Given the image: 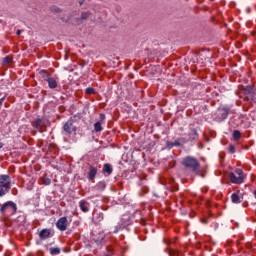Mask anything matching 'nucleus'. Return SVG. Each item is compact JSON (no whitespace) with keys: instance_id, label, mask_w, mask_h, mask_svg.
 I'll use <instances>...</instances> for the list:
<instances>
[{"instance_id":"f257e3e1","label":"nucleus","mask_w":256,"mask_h":256,"mask_svg":"<svg viewBox=\"0 0 256 256\" xmlns=\"http://www.w3.org/2000/svg\"><path fill=\"white\" fill-rule=\"evenodd\" d=\"M11 191V177L9 175H0V197L7 195Z\"/></svg>"},{"instance_id":"f03ea898","label":"nucleus","mask_w":256,"mask_h":256,"mask_svg":"<svg viewBox=\"0 0 256 256\" xmlns=\"http://www.w3.org/2000/svg\"><path fill=\"white\" fill-rule=\"evenodd\" d=\"M182 165L186 167L187 169H192V171H197L201 164H199V161L191 156H187L182 160Z\"/></svg>"},{"instance_id":"7ed1b4c3","label":"nucleus","mask_w":256,"mask_h":256,"mask_svg":"<svg viewBox=\"0 0 256 256\" xmlns=\"http://www.w3.org/2000/svg\"><path fill=\"white\" fill-rule=\"evenodd\" d=\"M0 213H4L6 215H15V213H17V204H15L13 201L4 203L0 208Z\"/></svg>"},{"instance_id":"20e7f679","label":"nucleus","mask_w":256,"mask_h":256,"mask_svg":"<svg viewBox=\"0 0 256 256\" xmlns=\"http://www.w3.org/2000/svg\"><path fill=\"white\" fill-rule=\"evenodd\" d=\"M228 177L231 183L234 184H241L245 179V175L243 174V170L241 169H236L235 173H230Z\"/></svg>"},{"instance_id":"39448f33","label":"nucleus","mask_w":256,"mask_h":256,"mask_svg":"<svg viewBox=\"0 0 256 256\" xmlns=\"http://www.w3.org/2000/svg\"><path fill=\"white\" fill-rule=\"evenodd\" d=\"M63 131L67 135H71V133H77V126H75V122L73 119H69L63 126Z\"/></svg>"},{"instance_id":"423d86ee","label":"nucleus","mask_w":256,"mask_h":256,"mask_svg":"<svg viewBox=\"0 0 256 256\" xmlns=\"http://www.w3.org/2000/svg\"><path fill=\"white\" fill-rule=\"evenodd\" d=\"M69 221L67 220V217H61L57 222H56V227L59 229V231H67V225Z\"/></svg>"},{"instance_id":"0eeeda50","label":"nucleus","mask_w":256,"mask_h":256,"mask_svg":"<svg viewBox=\"0 0 256 256\" xmlns=\"http://www.w3.org/2000/svg\"><path fill=\"white\" fill-rule=\"evenodd\" d=\"M246 95H247V99L248 101H255V92L253 90V87L251 86H247L245 89H244Z\"/></svg>"},{"instance_id":"6e6552de","label":"nucleus","mask_w":256,"mask_h":256,"mask_svg":"<svg viewBox=\"0 0 256 256\" xmlns=\"http://www.w3.org/2000/svg\"><path fill=\"white\" fill-rule=\"evenodd\" d=\"M97 175V168L95 166H89L88 179L93 181Z\"/></svg>"},{"instance_id":"1a4fd4ad","label":"nucleus","mask_w":256,"mask_h":256,"mask_svg":"<svg viewBox=\"0 0 256 256\" xmlns=\"http://www.w3.org/2000/svg\"><path fill=\"white\" fill-rule=\"evenodd\" d=\"M79 207H80L81 211H83V213H87V212H89V208L91 207V205L89 204V202H87L85 200H81L79 202Z\"/></svg>"},{"instance_id":"9d476101","label":"nucleus","mask_w":256,"mask_h":256,"mask_svg":"<svg viewBox=\"0 0 256 256\" xmlns=\"http://www.w3.org/2000/svg\"><path fill=\"white\" fill-rule=\"evenodd\" d=\"M46 83H48L49 89H57L58 83L57 80L53 77H50Z\"/></svg>"},{"instance_id":"9b49d317","label":"nucleus","mask_w":256,"mask_h":256,"mask_svg":"<svg viewBox=\"0 0 256 256\" xmlns=\"http://www.w3.org/2000/svg\"><path fill=\"white\" fill-rule=\"evenodd\" d=\"M40 239H49L51 237V230L49 229H43L39 233Z\"/></svg>"},{"instance_id":"f8f14e48","label":"nucleus","mask_w":256,"mask_h":256,"mask_svg":"<svg viewBox=\"0 0 256 256\" xmlns=\"http://www.w3.org/2000/svg\"><path fill=\"white\" fill-rule=\"evenodd\" d=\"M218 115H220V119L225 120V118L229 115V109L220 108L218 111Z\"/></svg>"},{"instance_id":"ddd939ff","label":"nucleus","mask_w":256,"mask_h":256,"mask_svg":"<svg viewBox=\"0 0 256 256\" xmlns=\"http://www.w3.org/2000/svg\"><path fill=\"white\" fill-rule=\"evenodd\" d=\"M102 171L106 175H111L113 173V166L111 164H104Z\"/></svg>"},{"instance_id":"4468645a","label":"nucleus","mask_w":256,"mask_h":256,"mask_svg":"<svg viewBox=\"0 0 256 256\" xmlns=\"http://www.w3.org/2000/svg\"><path fill=\"white\" fill-rule=\"evenodd\" d=\"M189 139L190 141H195L197 139H199V134H197V130L192 129L189 133Z\"/></svg>"},{"instance_id":"2eb2a0df","label":"nucleus","mask_w":256,"mask_h":256,"mask_svg":"<svg viewBox=\"0 0 256 256\" xmlns=\"http://www.w3.org/2000/svg\"><path fill=\"white\" fill-rule=\"evenodd\" d=\"M101 125H103V121H98L94 124V130L96 131V133H100V131H103V127Z\"/></svg>"},{"instance_id":"dca6fc26","label":"nucleus","mask_w":256,"mask_h":256,"mask_svg":"<svg viewBox=\"0 0 256 256\" xmlns=\"http://www.w3.org/2000/svg\"><path fill=\"white\" fill-rule=\"evenodd\" d=\"M231 201L232 203L239 204L241 203V198L237 195V193H233L231 195Z\"/></svg>"},{"instance_id":"f3484780","label":"nucleus","mask_w":256,"mask_h":256,"mask_svg":"<svg viewBox=\"0 0 256 256\" xmlns=\"http://www.w3.org/2000/svg\"><path fill=\"white\" fill-rule=\"evenodd\" d=\"M40 75H41L42 79H44V81H46V82L51 77V75L46 70H41Z\"/></svg>"},{"instance_id":"a211bd4d","label":"nucleus","mask_w":256,"mask_h":256,"mask_svg":"<svg viewBox=\"0 0 256 256\" xmlns=\"http://www.w3.org/2000/svg\"><path fill=\"white\" fill-rule=\"evenodd\" d=\"M233 139H234L235 141H239V139H241V132H240L239 130H235V131L233 132Z\"/></svg>"},{"instance_id":"6ab92c4d","label":"nucleus","mask_w":256,"mask_h":256,"mask_svg":"<svg viewBox=\"0 0 256 256\" xmlns=\"http://www.w3.org/2000/svg\"><path fill=\"white\" fill-rule=\"evenodd\" d=\"M49 251L51 255H59L61 253L60 248H50Z\"/></svg>"},{"instance_id":"aec40b11","label":"nucleus","mask_w":256,"mask_h":256,"mask_svg":"<svg viewBox=\"0 0 256 256\" xmlns=\"http://www.w3.org/2000/svg\"><path fill=\"white\" fill-rule=\"evenodd\" d=\"M181 145V141L176 139L174 142L169 144V147H179Z\"/></svg>"},{"instance_id":"412c9836","label":"nucleus","mask_w":256,"mask_h":256,"mask_svg":"<svg viewBox=\"0 0 256 256\" xmlns=\"http://www.w3.org/2000/svg\"><path fill=\"white\" fill-rule=\"evenodd\" d=\"M41 123H42L41 119H36L35 122H34V127L36 129H41Z\"/></svg>"},{"instance_id":"4be33fe9","label":"nucleus","mask_w":256,"mask_h":256,"mask_svg":"<svg viewBox=\"0 0 256 256\" xmlns=\"http://www.w3.org/2000/svg\"><path fill=\"white\" fill-rule=\"evenodd\" d=\"M3 63H6L7 65H9V63H13V58L9 57V56H6L4 59H3Z\"/></svg>"},{"instance_id":"5701e85b","label":"nucleus","mask_w":256,"mask_h":256,"mask_svg":"<svg viewBox=\"0 0 256 256\" xmlns=\"http://www.w3.org/2000/svg\"><path fill=\"white\" fill-rule=\"evenodd\" d=\"M85 93H87V95H93L95 90L92 87H88L85 89Z\"/></svg>"},{"instance_id":"b1692460","label":"nucleus","mask_w":256,"mask_h":256,"mask_svg":"<svg viewBox=\"0 0 256 256\" xmlns=\"http://www.w3.org/2000/svg\"><path fill=\"white\" fill-rule=\"evenodd\" d=\"M42 183H43V185H49L51 183V179L50 178H42Z\"/></svg>"},{"instance_id":"393cba45","label":"nucleus","mask_w":256,"mask_h":256,"mask_svg":"<svg viewBox=\"0 0 256 256\" xmlns=\"http://www.w3.org/2000/svg\"><path fill=\"white\" fill-rule=\"evenodd\" d=\"M96 187H97L98 189H105V182H99V183L96 185Z\"/></svg>"},{"instance_id":"a878e982","label":"nucleus","mask_w":256,"mask_h":256,"mask_svg":"<svg viewBox=\"0 0 256 256\" xmlns=\"http://www.w3.org/2000/svg\"><path fill=\"white\" fill-rule=\"evenodd\" d=\"M89 15V12H83L81 17L82 19H89Z\"/></svg>"},{"instance_id":"bb28decb","label":"nucleus","mask_w":256,"mask_h":256,"mask_svg":"<svg viewBox=\"0 0 256 256\" xmlns=\"http://www.w3.org/2000/svg\"><path fill=\"white\" fill-rule=\"evenodd\" d=\"M228 150H229V153H235V146H233V145H230L229 147H228Z\"/></svg>"},{"instance_id":"cd10ccee","label":"nucleus","mask_w":256,"mask_h":256,"mask_svg":"<svg viewBox=\"0 0 256 256\" xmlns=\"http://www.w3.org/2000/svg\"><path fill=\"white\" fill-rule=\"evenodd\" d=\"M100 121H102V123L105 121V114H100Z\"/></svg>"},{"instance_id":"c85d7f7f","label":"nucleus","mask_w":256,"mask_h":256,"mask_svg":"<svg viewBox=\"0 0 256 256\" xmlns=\"http://www.w3.org/2000/svg\"><path fill=\"white\" fill-rule=\"evenodd\" d=\"M97 243H103L105 241V238H101L100 240H96Z\"/></svg>"},{"instance_id":"c756f323","label":"nucleus","mask_w":256,"mask_h":256,"mask_svg":"<svg viewBox=\"0 0 256 256\" xmlns=\"http://www.w3.org/2000/svg\"><path fill=\"white\" fill-rule=\"evenodd\" d=\"M16 34L21 35V30H17Z\"/></svg>"},{"instance_id":"7c9ffc66","label":"nucleus","mask_w":256,"mask_h":256,"mask_svg":"<svg viewBox=\"0 0 256 256\" xmlns=\"http://www.w3.org/2000/svg\"><path fill=\"white\" fill-rule=\"evenodd\" d=\"M2 147H3V143H2V142H0V149H2Z\"/></svg>"},{"instance_id":"2f4dec72","label":"nucleus","mask_w":256,"mask_h":256,"mask_svg":"<svg viewBox=\"0 0 256 256\" xmlns=\"http://www.w3.org/2000/svg\"><path fill=\"white\" fill-rule=\"evenodd\" d=\"M4 99H5V98L0 99V104L3 103V100H4Z\"/></svg>"},{"instance_id":"473e14b6","label":"nucleus","mask_w":256,"mask_h":256,"mask_svg":"<svg viewBox=\"0 0 256 256\" xmlns=\"http://www.w3.org/2000/svg\"><path fill=\"white\" fill-rule=\"evenodd\" d=\"M254 197H255V199H256V190L254 191Z\"/></svg>"},{"instance_id":"72a5a7b5","label":"nucleus","mask_w":256,"mask_h":256,"mask_svg":"<svg viewBox=\"0 0 256 256\" xmlns=\"http://www.w3.org/2000/svg\"><path fill=\"white\" fill-rule=\"evenodd\" d=\"M114 233H117V230H115Z\"/></svg>"}]
</instances>
